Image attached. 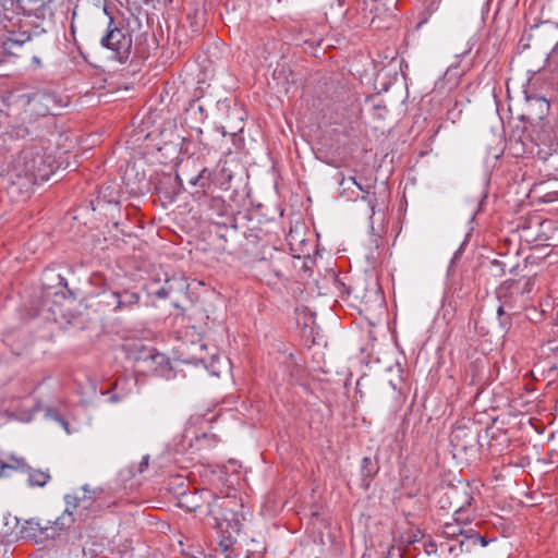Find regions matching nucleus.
Returning a JSON list of instances; mask_svg holds the SVG:
<instances>
[{
  "label": "nucleus",
  "instance_id": "obj_1",
  "mask_svg": "<svg viewBox=\"0 0 558 558\" xmlns=\"http://www.w3.org/2000/svg\"><path fill=\"white\" fill-rule=\"evenodd\" d=\"M66 508L63 513L57 517L53 521L48 520L45 525L35 520H27L21 529V535L23 538H37L39 535L54 538L61 531L69 529L75 521L73 515V509L80 510V515H84V511L92 509L94 512L100 510V505L93 500L90 497L84 496V498L65 496ZM88 514H85L87 518Z\"/></svg>",
  "mask_w": 558,
  "mask_h": 558
},
{
  "label": "nucleus",
  "instance_id": "obj_2",
  "mask_svg": "<svg viewBox=\"0 0 558 558\" xmlns=\"http://www.w3.org/2000/svg\"><path fill=\"white\" fill-rule=\"evenodd\" d=\"M534 284L532 277L505 280L495 291L499 305L509 313H520L527 306Z\"/></svg>",
  "mask_w": 558,
  "mask_h": 558
},
{
  "label": "nucleus",
  "instance_id": "obj_3",
  "mask_svg": "<svg viewBox=\"0 0 558 558\" xmlns=\"http://www.w3.org/2000/svg\"><path fill=\"white\" fill-rule=\"evenodd\" d=\"M100 46L111 52V59L125 64L132 54L133 38L129 25L122 21L110 17L105 34L101 36Z\"/></svg>",
  "mask_w": 558,
  "mask_h": 558
},
{
  "label": "nucleus",
  "instance_id": "obj_4",
  "mask_svg": "<svg viewBox=\"0 0 558 558\" xmlns=\"http://www.w3.org/2000/svg\"><path fill=\"white\" fill-rule=\"evenodd\" d=\"M20 100L23 102L25 113L29 116V120L48 114H59V110L66 106L60 95L47 89L22 94Z\"/></svg>",
  "mask_w": 558,
  "mask_h": 558
},
{
  "label": "nucleus",
  "instance_id": "obj_5",
  "mask_svg": "<svg viewBox=\"0 0 558 558\" xmlns=\"http://www.w3.org/2000/svg\"><path fill=\"white\" fill-rule=\"evenodd\" d=\"M20 159L23 162L25 174L31 175L34 181H48L54 173V159L40 148L24 149Z\"/></svg>",
  "mask_w": 558,
  "mask_h": 558
},
{
  "label": "nucleus",
  "instance_id": "obj_6",
  "mask_svg": "<svg viewBox=\"0 0 558 558\" xmlns=\"http://www.w3.org/2000/svg\"><path fill=\"white\" fill-rule=\"evenodd\" d=\"M532 142L538 147L537 155L546 159L558 154V119L554 122H537L531 132Z\"/></svg>",
  "mask_w": 558,
  "mask_h": 558
},
{
  "label": "nucleus",
  "instance_id": "obj_7",
  "mask_svg": "<svg viewBox=\"0 0 558 558\" xmlns=\"http://www.w3.org/2000/svg\"><path fill=\"white\" fill-rule=\"evenodd\" d=\"M54 0H0V7L4 11L7 20L12 19L16 10H22L28 15H34L38 20L52 17L51 3Z\"/></svg>",
  "mask_w": 558,
  "mask_h": 558
},
{
  "label": "nucleus",
  "instance_id": "obj_8",
  "mask_svg": "<svg viewBox=\"0 0 558 558\" xmlns=\"http://www.w3.org/2000/svg\"><path fill=\"white\" fill-rule=\"evenodd\" d=\"M287 262L288 259L283 256L271 255L269 259H258L254 265V270L260 276V280L271 284L275 283V280L284 278Z\"/></svg>",
  "mask_w": 558,
  "mask_h": 558
},
{
  "label": "nucleus",
  "instance_id": "obj_9",
  "mask_svg": "<svg viewBox=\"0 0 558 558\" xmlns=\"http://www.w3.org/2000/svg\"><path fill=\"white\" fill-rule=\"evenodd\" d=\"M141 360L147 365L148 371L154 373L156 376H160L166 379H170L174 376L172 374L173 366L169 357L163 353L150 350L144 354Z\"/></svg>",
  "mask_w": 558,
  "mask_h": 558
},
{
  "label": "nucleus",
  "instance_id": "obj_10",
  "mask_svg": "<svg viewBox=\"0 0 558 558\" xmlns=\"http://www.w3.org/2000/svg\"><path fill=\"white\" fill-rule=\"evenodd\" d=\"M205 206L207 211L209 213L210 219L219 218L223 219L222 221L217 220L214 221L217 225L227 226L228 221H230L229 208L230 206L226 203V201L221 196H211L205 201Z\"/></svg>",
  "mask_w": 558,
  "mask_h": 558
},
{
  "label": "nucleus",
  "instance_id": "obj_11",
  "mask_svg": "<svg viewBox=\"0 0 558 558\" xmlns=\"http://www.w3.org/2000/svg\"><path fill=\"white\" fill-rule=\"evenodd\" d=\"M207 117L206 109L198 101L190 102L185 110V123L191 130L195 131L197 135L203 133L201 125L205 122Z\"/></svg>",
  "mask_w": 558,
  "mask_h": 558
},
{
  "label": "nucleus",
  "instance_id": "obj_12",
  "mask_svg": "<svg viewBox=\"0 0 558 558\" xmlns=\"http://www.w3.org/2000/svg\"><path fill=\"white\" fill-rule=\"evenodd\" d=\"M141 295L129 289H117L116 314L131 312L140 305Z\"/></svg>",
  "mask_w": 558,
  "mask_h": 558
},
{
  "label": "nucleus",
  "instance_id": "obj_13",
  "mask_svg": "<svg viewBox=\"0 0 558 558\" xmlns=\"http://www.w3.org/2000/svg\"><path fill=\"white\" fill-rule=\"evenodd\" d=\"M96 311L104 314H116L117 289H104L96 296Z\"/></svg>",
  "mask_w": 558,
  "mask_h": 558
},
{
  "label": "nucleus",
  "instance_id": "obj_14",
  "mask_svg": "<svg viewBox=\"0 0 558 558\" xmlns=\"http://www.w3.org/2000/svg\"><path fill=\"white\" fill-rule=\"evenodd\" d=\"M526 101L531 118L543 122L545 116L549 112V102L541 96H527Z\"/></svg>",
  "mask_w": 558,
  "mask_h": 558
},
{
  "label": "nucleus",
  "instance_id": "obj_15",
  "mask_svg": "<svg viewBox=\"0 0 558 558\" xmlns=\"http://www.w3.org/2000/svg\"><path fill=\"white\" fill-rule=\"evenodd\" d=\"M43 286L46 289H54L56 294L59 292L62 293L63 289H68V280L66 278L57 272L54 269H46L43 275Z\"/></svg>",
  "mask_w": 558,
  "mask_h": 558
},
{
  "label": "nucleus",
  "instance_id": "obj_16",
  "mask_svg": "<svg viewBox=\"0 0 558 558\" xmlns=\"http://www.w3.org/2000/svg\"><path fill=\"white\" fill-rule=\"evenodd\" d=\"M440 549L452 557H458L463 551H471L472 546L469 544L466 535L457 539H445L440 543Z\"/></svg>",
  "mask_w": 558,
  "mask_h": 558
},
{
  "label": "nucleus",
  "instance_id": "obj_17",
  "mask_svg": "<svg viewBox=\"0 0 558 558\" xmlns=\"http://www.w3.org/2000/svg\"><path fill=\"white\" fill-rule=\"evenodd\" d=\"M196 496H198L199 499L206 504V513L208 515H216V508H222V505H218L219 497L209 489H201L199 492H196L193 495V498Z\"/></svg>",
  "mask_w": 558,
  "mask_h": 558
},
{
  "label": "nucleus",
  "instance_id": "obj_18",
  "mask_svg": "<svg viewBox=\"0 0 558 558\" xmlns=\"http://www.w3.org/2000/svg\"><path fill=\"white\" fill-rule=\"evenodd\" d=\"M27 483L31 487H44L51 478L49 471H41L29 466L26 471Z\"/></svg>",
  "mask_w": 558,
  "mask_h": 558
},
{
  "label": "nucleus",
  "instance_id": "obj_19",
  "mask_svg": "<svg viewBox=\"0 0 558 558\" xmlns=\"http://www.w3.org/2000/svg\"><path fill=\"white\" fill-rule=\"evenodd\" d=\"M3 38L5 43L22 46L32 39V33L29 31L5 29Z\"/></svg>",
  "mask_w": 558,
  "mask_h": 558
},
{
  "label": "nucleus",
  "instance_id": "obj_20",
  "mask_svg": "<svg viewBox=\"0 0 558 558\" xmlns=\"http://www.w3.org/2000/svg\"><path fill=\"white\" fill-rule=\"evenodd\" d=\"M466 532L468 529L462 527L457 521L447 522L442 525L441 535L445 539H457L466 536L469 534Z\"/></svg>",
  "mask_w": 558,
  "mask_h": 558
},
{
  "label": "nucleus",
  "instance_id": "obj_21",
  "mask_svg": "<svg viewBox=\"0 0 558 558\" xmlns=\"http://www.w3.org/2000/svg\"><path fill=\"white\" fill-rule=\"evenodd\" d=\"M100 202L107 203L109 205H118L119 204V191L114 185L108 184L102 185L99 190L97 203Z\"/></svg>",
  "mask_w": 558,
  "mask_h": 558
},
{
  "label": "nucleus",
  "instance_id": "obj_22",
  "mask_svg": "<svg viewBox=\"0 0 558 558\" xmlns=\"http://www.w3.org/2000/svg\"><path fill=\"white\" fill-rule=\"evenodd\" d=\"M27 469H29V465L26 463L24 458H16L12 456L10 462L0 463V477L7 475L5 470H14L26 473Z\"/></svg>",
  "mask_w": 558,
  "mask_h": 558
},
{
  "label": "nucleus",
  "instance_id": "obj_23",
  "mask_svg": "<svg viewBox=\"0 0 558 558\" xmlns=\"http://www.w3.org/2000/svg\"><path fill=\"white\" fill-rule=\"evenodd\" d=\"M211 171L207 168H203L196 175L190 179V184L201 187L204 192L210 187L211 184Z\"/></svg>",
  "mask_w": 558,
  "mask_h": 558
},
{
  "label": "nucleus",
  "instance_id": "obj_24",
  "mask_svg": "<svg viewBox=\"0 0 558 558\" xmlns=\"http://www.w3.org/2000/svg\"><path fill=\"white\" fill-rule=\"evenodd\" d=\"M349 180L359 187L360 191H362L364 194L362 195L361 199L366 202L369 208V217L372 218L375 215V207H376V195L375 193H369V191L365 190L360 183L356 182L355 178L350 177Z\"/></svg>",
  "mask_w": 558,
  "mask_h": 558
},
{
  "label": "nucleus",
  "instance_id": "obj_25",
  "mask_svg": "<svg viewBox=\"0 0 558 558\" xmlns=\"http://www.w3.org/2000/svg\"><path fill=\"white\" fill-rule=\"evenodd\" d=\"M517 313H509L507 308L498 305L497 307V318H498V323H499V327L501 328L502 331L507 332L512 323H511V316L512 315H515Z\"/></svg>",
  "mask_w": 558,
  "mask_h": 558
},
{
  "label": "nucleus",
  "instance_id": "obj_26",
  "mask_svg": "<svg viewBox=\"0 0 558 558\" xmlns=\"http://www.w3.org/2000/svg\"><path fill=\"white\" fill-rule=\"evenodd\" d=\"M376 474V470L374 469L372 459L368 457H364L361 461V475L363 480H372Z\"/></svg>",
  "mask_w": 558,
  "mask_h": 558
},
{
  "label": "nucleus",
  "instance_id": "obj_27",
  "mask_svg": "<svg viewBox=\"0 0 558 558\" xmlns=\"http://www.w3.org/2000/svg\"><path fill=\"white\" fill-rule=\"evenodd\" d=\"M466 533H469L468 541L472 547L477 545H480L481 547H485L488 544L485 537L481 536L475 530L469 527Z\"/></svg>",
  "mask_w": 558,
  "mask_h": 558
},
{
  "label": "nucleus",
  "instance_id": "obj_28",
  "mask_svg": "<svg viewBox=\"0 0 558 558\" xmlns=\"http://www.w3.org/2000/svg\"><path fill=\"white\" fill-rule=\"evenodd\" d=\"M221 514L223 517V520L229 522L228 527H231L233 531L236 532L240 530L241 524L233 510H227Z\"/></svg>",
  "mask_w": 558,
  "mask_h": 558
},
{
  "label": "nucleus",
  "instance_id": "obj_29",
  "mask_svg": "<svg viewBox=\"0 0 558 558\" xmlns=\"http://www.w3.org/2000/svg\"><path fill=\"white\" fill-rule=\"evenodd\" d=\"M48 26H51V17H46L45 20H41L40 24L34 25L32 31H29L32 33V37L47 33Z\"/></svg>",
  "mask_w": 558,
  "mask_h": 558
},
{
  "label": "nucleus",
  "instance_id": "obj_30",
  "mask_svg": "<svg viewBox=\"0 0 558 558\" xmlns=\"http://www.w3.org/2000/svg\"><path fill=\"white\" fill-rule=\"evenodd\" d=\"M171 290L167 287H161L156 292H154L155 296L158 299H166L169 296Z\"/></svg>",
  "mask_w": 558,
  "mask_h": 558
},
{
  "label": "nucleus",
  "instance_id": "obj_31",
  "mask_svg": "<svg viewBox=\"0 0 558 558\" xmlns=\"http://www.w3.org/2000/svg\"><path fill=\"white\" fill-rule=\"evenodd\" d=\"M54 420L65 429V432L69 434V422L58 413L54 414Z\"/></svg>",
  "mask_w": 558,
  "mask_h": 558
},
{
  "label": "nucleus",
  "instance_id": "obj_32",
  "mask_svg": "<svg viewBox=\"0 0 558 558\" xmlns=\"http://www.w3.org/2000/svg\"><path fill=\"white\" fill-rule=\"evenodd\" d=\"M148 463H149V454L143 456L142 460L138 464V472L143 473L147 469Z\"/></svg>",
  "mask_w": 558,
  "mask_h": 558
},
{
  "label": "nucleus",
  "instance_id": "obj_33",
  "mask_svg": "<svg viewBox=\"0 0 558 558\" xmlns=\"http://www.w3.org/2000/svg\"><path fill=\"white\" fill-rule=\"evenodd\" d=\"M185 363H190V364H194V365H198V364H204V357L203 356H199V357H191V359H186L184 360Z\"/></svg>",
  "mask_w": 558,
  "mask_h": 558
},
{
  "label": "nucleus",
  "instance_id": "obj_34",
  "mask_svg": "<svg viewBox=\"0 0 558 558\" xmlns=\"http://www.w3.org/2000/svg\"><path fill=\"white\" fill-rule=\"evenodd\" d=\"M492 266L497 268V270L499 271L500 275H502L505 272L504 264L501 262L494 259L492 262Z\"/></svg>",
  "mask_w": 558,
  "mask_h": 558
},
{
  "label": "nucleus",
  "instance_id": "obj_35",
  "mask_svg": "<svg viewBox=\"0 0 558 558\" xmlns=\"http://www.w3.org/2000/svg\"><path fill=\"white\" fill-rule=\"evenodd\" d=\"M220 546H222V547H223V551L226 553L225 558H233V556H232V551H233V550H230V549H229V547H228V545H225V544L221 542V543H220Z\"/></svg>",
  "mask_w": 558,
  "mask_h": 558
},
{
  "label": "nucleus",
  "instance_id": "obj_36",
  "mask_svg": "<svg viewBox=\"0 0 558 558\" xmlns=\"http://www.w3.org/2000/svg\"><path fill=\"white\" fill-rule=\"evenodd\" d=\"M102 12H104L105 15L108 16V22L110 21V17H113V15H112V13L110 11V8H109V5L107 3L104 4Z\"/></svg>",
  "mask_w": 558,
  "mask_h": 558
},
{
  "label": "nucleus",
  "instance_id": "obj_37",
  "mask_svg": "<svg viewBox=\"0 0 558 558\" xmlns=\"http://www.w3.org/2000/svg\"><path fill=\"white\" fill-rule=\"evenodd\" d=\"M191 504H192V505L189 507L190 511L195 512V511H197L198 509H201V508H202V505H201V504H198V502H197V501H195V500H192V501H191Z\"/></svg>",
  "mask_w": 558,
  "mask_h": 558
},
{
  "label": "nucleus",
  "instance_id": "obj_38",
  "mask_svg": "<svg viewBox=\"0 0 558 558\" xmlns=\"http://www.w3.org/2000/svg\"><path fill=\"white\" fill-rule=\"evenodd\" d=\"M550 57L553 60H557V62H558V43L553 48Z\"/></svg>",
  "mask_w": 558,
  "mask_h": 558
},
{
  "label": "nucleus",
  "instance_id": "obj_39",
  "mask_svg": "<svg viewBox=\"0 0 558 558\" xmlns=\"http://www.w3.org/2000/svg\"><path fill=\"white\" fill-rule=\"evenodd\" d=\"M33 62L36 63V64H40V59L36 56L33 57Z\"/></svg>",
  "mask_w": 558,
  "mask_h": 558
},
{
  "label": "nucleus",
  "instance_id": "obj_40",
  "mask_svg": "<svg viewBox=\"0 0 558 558\" xmlns=\"http://www.w3.org/2000/svg\"><path fill=\"white\" fill-rule=\"evenodd\" d=\"M151 0H142L144 4H148Z\"/></svg>",
  "mask_w": 558,
  "mask_h": 558
},
{
  "label": "nucleus",
  "instance_id": "obj_41",
  "mask_svg": "<svg viewBox=\"0 0 558 558\" xmlns=\"http://www.w3.org/2000/svg\"><path fill=\"white\" fill-rule=\"evenodd\" d=\"M542 24H551L549 21L542 22Z\"/></svg>",
  "mask_w": 558,
  "mask_h": 558
},
{
  "label": "nucleus",
  "instance_id": "obj_42",
  "mask_svg": "<svg viewBox=\"0 0 558 558\" xmlns=\"http://www.w3.org/2000/svg\"><path fill=\"white\" fill-rule=\"evenodd\" d=\"M536 27H538V24H534L531 28L533 29V28H536Z\"/></svg>",
  "mask_w": 558,
  "mask_h": 558
},
{
  "label": "nucleus",
  "instance_id": "obj_43",
  "mask_svg": "<svg viewBox=\"0 0 558 558\" xmlns=\"http://www.w3.org/2000/svg\"><path fill=\"white\" fill-rule=\"evenodd\" d=\"M223 135H226L225 126H221Z\"/></svg>",
  "mask_w": 558,
  "mask_h": 558
},
{
  "label": "nucleus",
  "instance_id": "obj_44",
  "mask_svg": "<svg viewBox=\"0 0 558 558\" xmlns=\"http://www.w3.org/2000/svg\"><path fill=\"white\" fill-rule=\"evenodd\" d=\"M553 25L558 28V23H553Z\"/></svg>",
  "mask_w": 558,
  "mask_h": 558
},
{
  "label": "nucleus",
  "instance_id": "obj_45",
  "mask_svg": "<svg viewBox=\"0 0 558 558\" xmlns=\"http://www.w3.org/2000/svg\"><path fill=\"white\" fill-rule=\"evenodd\" d=\"M384 558H388V555H387V556H385Z\"/></svg>",
  "mask_w": 558,
  "mask_h": 558
}]
</instances>
